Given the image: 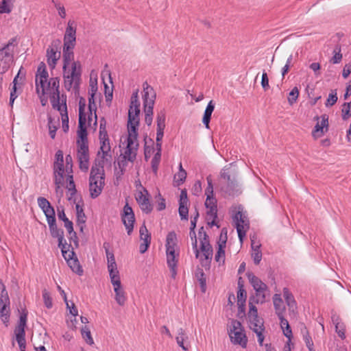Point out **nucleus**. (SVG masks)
Wrapping results in <instances>:
<instances>
[{
  "mask_svg": "<svg viewBox=\"0 0 351 351\" xmlns=\"http://www.w3.org/2000/svg\"><path fill=\"white\" fill-rule=\"evenodd\" d=\"M143 101L145 112V122L150 126L153 121V109L156 99V93L154 88L147 82L143 83Z\"/></svg>",
  "mask_w": 351,
  "mask_h": 351,
  "instance_id": "nucleus-1",
  "label": "nucleus"
},
{
  "mask_svg": "<svg viewBox=\"0 0 351 351\" xmlns=\"http://www.w3.org/2000/svg\"><path fill=\"white\" fill-rule=\"evenodd\" d=\"M233 222L235 224L238 237L241 243H243V239L246 236V232L250 228V222L245 213H243V207L238 206L232 208Z\"/></svg>",
  "mask_w": 351,
  "mask_h": 351,
  "instance_id": "nucleus-2",
  "label": "nucleus"
},
{
  "mask_svg": "<svg viewBox=\"0 0 351 351\" xmlns=\"http://www.w3.org/2000/svg\"><path fill=\"white\" fill-rule=\"evenodd\" d=\"M82 66L79 61H73L71 64V71H65L63 74L64 80V87L66 90H70L73 84L75 90H79L81 82Z\"/></svg>",
  "mask_w": 351,
  "mask_h": 351,
  "instance_id": "nucleus-3",
  "label": "nucleus"
},
{
  "mask_svg": "<svg viewBox=\"0 0 351 351\" xmlns=\"http://www.w3.org/2000/svg\"><path fill=\"white\" fill-rule=\"evenodd\" d=\"M228 335L231 342L234 345H239L243 348H245L247 344V337L245 335L244 328L241 323L233 319L231 322Z\"/></svg>",
  "mask_w": 351,
  "mask_h": 351,
  "instance_id": "nucleus-4",
  "label": "nucleus"
},
{
  "mask_svg": "<svg viewBox=\"0 0 351 351\" xmlns=\"http://www.w3.org/2000/svg\"><path fill=\"white\" fill-rule=\"evenodd\" d=\"M167 263L170 268L171 277L176 278V232L171 231L166 238Z\"/></svg>",
  "mask_w": 351,
  "mask_h": 351,
  "instance_id": "nucleus-5",
  "label": "nucleus"
},
{
  "mask_svg": "<svg viewBox=\"0 0 351 351\" xmlns=\"http://www.w3.org/2000/svg\"><path fill=\"white\" fill-rule=\"evenodd\" d=\"M247 277L251 285L255 291V296L253 298L256 304H263L265 302L266 293L268 291V287L260 278L256 277L253 273L248 272Z\"/></svg>",
  "mask_w": 351,
  "mask_h": 351,
  "instance_id": "nucleus-6",
  "label": "nucleus"
},
{
  "mask_svg": "<svg viewBox=\"0 0 351 351\" xmlns=\"http://www.w3.org/2000/svg\"><path fill=\"white\" fill-rule=\"evenodd\" d=\"M193 248L195 250V256L199 258L202 265H207L210 263L213 258V248L209 243V239L205 238L201 239L200 250L202 255L200 256L199 251L197 249V239L193 243Z\"/></svg>",
  "mask_w": 351,
  "mask_h": 351,
  "instance_id": "nucleus-7",
  "label": "nucleus"
},
{
  "mask_svg": "<svg viewBox=\"0 0 351 351\" xmlns=\"http://www.w3.org/2000/svg\"><path fill=\"white\" fill-rule=\"evenodd\" d=\"M27 311L24 309L21 313L17 326L14 329L16 340L19 344L21 351H25V330L27 326Z\"/></svg>",
  "mask_w": 351,
  "mask_h": 351,
  "instance_id": "nucleus-8",
  "label": "nucleus"
},
{
  "mask_svg": "<svg viewBox=\"0 0 351 351\" xmlns=\"http://www.w3.org/2000/svg\"><path fill=\"white\" fill-rule=\"evenodd\" d=\"M71 246V244H69L68 248H69ZM66 246L62 247L61 252L68 265L71 269L77 275H83V269L80 264L79 260L75 252L73 251V249L71 251H69V249L66 250Z\"/></svg>",
  "mask_w": 351,
  "mask_h": 351,
  "instance_id": "nucleus-9",
  "label": "nucleus"
},
{
  "mask_svg": "<svg viewBox=\"0 0 351 351\" xmlns=\"http://www.w3.org/2000/svg\"><path fill=\"white\" fill-rule=\"evenodd\" d=\"M97 170L95 169H91L89 176V191L92 199H95L100 195L105 186V173H101L99 183L97 181H95V174L97 173Z\"/></svg>",
  "mask_w": 351,
  "mask_h": 351,
  "instance_id": "nucleus-10",
  "label": "nucleus"
},
{
  "mask_svg": "<svg viewBox=\"0 0 351 351\" xmlns=\"http://www.w3.org/2000/svg\"><path fill=\"white\" fill-rule=\"evenodd\" d=\"M60 49L61 40L60 39H55L52 40L47 49V60L51 69H53L56 67L57 61L60 58Z\"/></svg>",
  "mask_w": 351,
  "mask_h": 351,
  "instance_id": "nucleus-11",
  "label": "nucleus"
},
{
  "mask_svg": "<svg viewBox=\"0 0 351 351\" xmlns=\"http://www.w3.org/2000/svg\"><path fill=\"white\" fill-rule=\"evenodd\" d=\"M48 77L49 74L46 65L43 62H41L38 66L36 75V90L38 94H40V89H41V95H45V84L47 82Z\"/></svg>",
  "mask_w": 351,
  "mask_h": 351,
  "instance_id": "nucleus-12",
  "label": "nucleus"
},
{
  "mask_svg": "<svg viewBox=\"0 0 351 351\" xmlns=\"http://www.w3.org/2000/svg\"><path fill=\"white\" fill-rule=\"evenodd\" d=\"M77 158L79 162V168L86 172L89 168V149L88 145H77Z\"/></svg>",
  "mask_w": 351,
  "mask_h": 351,
  "instance_id": "nucleus-13",
  "label": "nucleus"
},
{
  "mask_svg": "<svg viewBox=\"0 0 351 351\" xmlns=\"http://www.w3.org/2000/svg\"><path fill=\"white\" fill-rule=\"evenodd\" d=\"M121 220L123 225L127 230V233L130 235L134 229V224L135 222L134 213L128 203L124 206L123 213H121Z\"/></svg>",
  "mask_w": 351,
  "mask_h": 351,
  "instance_id": "nucleus-14",
  "label": "nucleus"
},
{
  "mask_svg": "<svg viewBox=\"0 0 351 351\" xmlns=\"http://www.w3.org/2000/svg\"><path fill=\"white\" fill-rule=\"evenodd\" d=\"M49 85H51L53 93H51L50 101L52 107L58 110H61V106L60 105V79L59 77H51L49 79Z\"/></svg>",
  "mask_w": 351,
  "mask_h": 351,
  "instance_id": "nucleus-15",
  "label": "nucleus"
},
{
  "mask_svg": "<svg viewBox=\"0 0 351 351\" xmlns=\"http://www.w3.org/2000/svg\"><path fill=\"white\" fill-rule=\"evenodd\" d=\"M139 125V117H134L133 112H128V136L127 140H132L134 142H137L138 128Z\"/></svg>",
  "mask_w": 351,
  "mask_h": 351,
  "instance_id": "nucleus-16",
  "label": "nucleus"
},
{
  "mask_svg": "<svg viewBox=\"0 0 351 351\" xmlns=\"http://www.w3.org/2000/svg\"><path fill=\"white\" fill-rule=\"evenodd\" d=\"M76 25L74 21L69 20L64 36V45L75 46Z\"/></svg>",
  "mask_w": 351,
  "mask_h": 351,
  "instance_id": "nucleus-17",
  "label": "nucleus"
},
{
  "mask_svg": "<svg viewBox=\"0 0 351 351\" xmlns=\"http://www.w3.org/2000/svg\"><path fill=\"white\" fill-rule=\"evenodd\" d=\"M86 119H78L77 145H88V132L86 129Z\"/></svg>",
  "mask_w": 351,
  "mask_h": 351,
  "instance_id": "nucleus-18",
  "label": "nucleus"
},
{
  "mask_svg": "<svg viewBox=\"0 0 351 351\" xmlns=\"http://www.w3.org/2000/svg\"><path fill=\"white\" fill-rule=\"evenodd\" d=\"M188 197H187V191L186 189H182L181 191L179 199V208L178 212L180 216L181 219L188 220V214H189V208H188Z\"/></svg>",
  "mask_w": 351,
  "mask_h": 351,
  "instance_id": "nucleus-19",
  "label": "nucleus"
},
{
  "mask_svg": "<svg viewBox=\"0 0 351 351\" xmlns=\"http://www.w3.org/2000/svg\"><path fill=\"white\" fill-rule=\"evenodd\" d=\"M139 233L140 239L143 240V243L140 244L139 252L141 254H144L149 248L152 239L151 234L149 233L145 223L140 227Z\"/></svg>",
  "mask_w": 351,
  "mask_h": 351,
  "instance_id": "nucleus-20",
  "label": "nucleus"
},
{
  "mask_svg": "<svg viewBox=\"0 0 351 351\" xmlns=\"http://www.w3.org/2000/svg\"><path fill=\"white\" fill-rule=\"evenodd\" d=\"M54 184L56 188H60V185L63 184L64 167V164L58 163L54 162L53 165Z\"/></svg>",
  "mask_w": 351,
  "mask_h": 351,
  "instance_id": "nucleus-21",
  "label": "nucleus"
},
{
  "mask_svg": "<svg viewBox=\"0 0 351 351\" xmlns=\"http://www.w3.org/2000/svg\"><path fill=\"white\" fill-rule=\"evenodd\" d=\"M74 47H75L69 46L67 45H63V53H62L63 72H65L66 71L69 64L74 59V53H73Z\"/></svg>",
  "mask_w": 351,
  "mask_h": 351,
  "instance_id": "nucleus-22",
  "label": "nucleus"
},
{
  "mask_svg": "<svg viewBox=\"0 0 351 351\" xmlns=\"http://www.w3.org/2000/svg\"><path fill=\"white\" fill-rule=\"evenodd\" d=\"M205 206L208 209L206 214L210 218L217 217V199L214 196H206Z\"/></svg>",
  "mask_w": 351,
  "mask_h": 351,
  "instance_id": "nucleus-23",
  "label": "nucleus"
},
{
  "mask_svg": "<svg viewBox=\"0 0 351 351\" xmlns=\"http://www.w3.org/2000/svg\"><path fill=\"white\" fill-rule=\"evenodd\" d=\"M49 231L51 236L53 238H57L58 241V247L62 248L63 246H66L67 243L66 240L64 239V230L61 228H58L57 224L55 226H49Z\"/></svg>",
  "mask_w": 351,
  "mask_h": 351,
  "instance_id": "nucleus-24",
  "label": "nucleus"
},
{
  "mask_svg": "<svg viewBox=\"0 0 351 351\" xmlns=\"http://www.w3.org/2000/svg\"><path fill=\"white\" fill-rule=\"evenodd\" d=\"M136 201L143 213L149 214L152 211L153 207L149 198L146 195H144L142 192L138 193Z\"/></svg>",
  "mask_w": 351,
  "mask_h": 351,
  "instance_id": "nucleus-25",
  "label": "nucleus"
},
{
  "mask_svg": "<svg viewBox=\"0 0 351 351\" xmlns=\"http://www.w3.org/2000/svg\"><path fill=\"white\" fill-rule=\"evenodd\" d=\"M138 146V142H134L132 140H127V146L125 149L123 158L128 159L130 162H134L136 159V154L132 152V149H137Z\"/></svg>",
  "mask_w": 351,
  "mask_h": 351,
  "instance_id": "nucleus-26",
  "label": "nucleus"
},
{
  "mask_svg": "<svg viewBox=\"0 0 351 351\" xmlns=\"http://www.w3.org/2000/svg\"><path fill=\"white\" fill-rule=\"evenodd\" d=\"M57 211L58 219L64 222V227L66 229L68 233L73 232L75 234V231L73 230V223L66 217L64 208L62 206L60 208L58 207Z\"/></svg>",
  "mask_w": 351,
  "mask_h": 351,
  "instance_id": "nucleus-27",
  "label": "nucleus"
},
{
  "mask_svg": "<svg viewBox=\"0 0 351 351\" xmlns=\"http://www.w3.org/2000/svg\"><path fill=\"white\" fill-rule=\"evenodd\" d=\"M16 42V37L12 38L9 40L8 43L0 49V59L3 60L4 58H10L13 56L14 43Z\"/></svg>",
  "mask_w": 351,
  "mask_h": 351,
  "instance_id": "nucleus-28",
  "label": "nucleus"
},
{
  "mask_svg": "<svg viewBox=\"0 0 351 351\" xmlns=\"http://www.w3.org/2000/svg\"><path fill=\"white\" fill-rule=\"evenodd\" d=\"M133 112L134 117H139L140 110V102L138 97V90L133 93L130 98V105L128 112Z\"/></svg>",
  "mask_w": 351,
  "mask_h": 351,
  "instance_id": "nucleus-29",
  "label": "nucleus"
},
{
  "mask_svg": "<svg viewBox=\"0 0 351 351\" xmlns=\"http://www.w3.org/2000/svg\"><path fill=\"white\" fill-rule=\"evenodd\" d=\"M215 109V104L213 101L211 100L208 104L202 119V122L204 124L205 127L208 129L209 128V123L211 119V115Z\"/></svg>",
  "mask_w": 351,
  "mask_h": 351,
  "instance_id": "nucleus-30",
  "label": "nucleus"
},
{
  "mask_svg": "<svg viewBox=\"0 0 351 351\" xmlns=\"http://www.w3.org/2000/svg\"><path fill=\"white\" fill-rule=\"evenodd\" d=\"M10 303H3L0 304V317L1 319L6 326L10 320Z\"/></svg>",
  "mask_w": 351,
  "mask_h": 351,
  "instance_id": "nucleus-31",
  "label": "nucleus"
},
{
  "mask_svg": "<svg viewBox=\"0 0 351 351\" xmlns=\"http://www.w3.org/2000/svg\"><path fill=\"white\" fill-rule=\"evenodd\" d=\"M261 244H256L255 242L252 240L251 248L252 250V257L253 258L255 265H258L262 259V252L260 250Z\"/></svg>",
  "mask_w": 351,
  "mask_h": 351,
  "instance_id": "nucleus-32",
  "label": "nucleus"
},
{
  "mask_svg": "<svg viewBox=\"0 0 351 351\" xmlns=\"http://www.w3.org/2000/svg\"><path fill=\"white\" fill-rule=\"evenodd\" d=\"M145 141V147H144V155L145 160L147 161L151 156L154 154L155 148H154V142L152 138H147V136L144 139Z\"/></svg>",
  "mask_w": 351,
  "mask_h": 351,
  "instance_id": "nucleus-33",
  "label": "nucleus"
},
{
  "mask_svg": "<svg viewBox=\"0 0 351 351\" xmlns=\"http://www.w3.org/2000/svg\"><path fill=\"white\" fill-rule=\"evenodd\" d=\"M273 302L276 315L283 314L285 306L280 294L276 293L274 295Z\"/></svg>",
  "mask_w": 351,
  "mask_h": 351,
  "instance_id": "nucleus-34",
  "label": "nucleus"
},
{
  "mask_svg": "<svg viewBox=\"0 0 351 351\" xmlns=\"http://www.w3.org/2000/svg\"><path fill=\"white\" fill-rule=\"evenodd\" d=\"M226 240H223L218 244V250L215 254V259L219 264H223L225 262V247Z\"/></svg>",
  "mask_w": 351,
  "mask_h": 351,
  "instance_id": "nucleus-35",
  "label": "nucleus"
},
{
  "mask_svg": "<svg viewBox=\"0 0 351 351\" xmlns=\"http://www.w3.org/2000/svg\"><path fill=\"white\" fill-rule=\"evenodd\" d=\"M246 298L247 295L245 290L244 288L240 287L237 291V305L240 312H244Z\"/></svg>",
  "mask_w": 351,
  "mask_h": 351,
  "instance_id": "nucleus-36",
  "label": "nucleus"
},
{
  "mask_svg": "<svg viewBox=\"0 0 351 351\" xmlns=\"http://www.w3.org/2000/svg\"><path fill=\"white\" fill-rule=\"evenodd\" d=\"M250 328L256 333L258 337V343L262 346L265 336L263 332L265 330L264 324H255L252 326H250Z\"/></svg>",
  "mask_w": 351,
  "mask_h": 351,
  "instance_id": "nucleus-37",
  "label": "nucleus"
},
{
  "mask_svg": "<svg viewBox=\"0 0 351 351\" xmlns=\"http://www.w3.org/2000/svg\"><path fill=\"white\" fill-rule=\"evenodd\" d=\"M177 344L185 351L191 347L188 336L182 330L179 332V336L177 337Z\"/></svg>",
  "mask_w": 351,
  "mask_h": 351,
  "instance_id": "nucleus-38",
  "label": "nucleus"
},
{
  "mask_svg": "<svg viewBox=\"0 0 351 351\" xmlns=\"http://www.w3.org/2000/svg\"><path fill=\"white\" fill-rule=\"evenodd\" d=\"M238 186L236 180L233 179L227 182V185L223 188V191L228 195L234 196L239 193Z\"/></svg>",
  "mask_w": 351,
  "mask_h": 351,
  "instance_id": "nucleus-39",
  "label": "nucleus"
},
{
  "mask_svg": "<svg viewBox=\"0 0 351 351\" xmlns=\"http://www.w3.org/2000/svg\"><path fill=\"white\" fill-rule=\"evenodd\" d=\"M100 150L102 152V159L108 160L107 156L112 158V155L110 154V145L109 139L100 140Z\"/></svg>",
  "mask_w": 351,
  "mask_h": 351,
  "instance_id": "nucleus-40",
  "label": "nucleus"
},
{
  "mask_svg": "<svg viewBox=\"0 0 351 351\" xmlns=\"http://www.w3.org/2000/svg\"><path fill=\"white\" fill-rule=\"evenodd\" d=\"M157 134H164V130L165 128V113L163 110H160L157 114Z\"/></svg>",
  "mask_w": 351,
  "mask_h": 351,
  "instance_id": "nucleus-41",
  "label": "nucleus"
},
{
  "mask_svg": "<svg viewBox=\"0 0 351 351\" xmlns=\"http://www.w3.org/2000/svg\"><path fill=\"white\" fill-rule=\"evenodd\" d=\"M283 296L286 301L287 306L289 308H292L293 310L296 308V302L293 294L289 291V289L285 287L283 289Z\"/></svg>",
  "mask_w": 351,
  "mask_h": 351,
  "instance_id": "nucleus-42",
  "label": "nucleus"
},
{
  "mask_svg": "<svg viewBox=\"0 0 351 351\" xmlns=\"http://www.w3.org/2000/svg\"><path fill=\"white\" fill-rule=\"evenodd\" d=\"M301 333L302 334L303 339L309 351H315L313 349V341L306 326H304L301 328Z\"/></svg>",
  "mask_w": 351,
  "mask_h": 351,
  "instance_id": "nucleus-43",
  "label": "nucleus"
},
{
  "mask_svg": "<svg viewBox=\"0 0 351 351\" xmlns=\"http://www.w3.org/2000/svg\"><path fill=\"white\" fill-rule=\"evenodd\" d=\"M115 292V300L120 305L123 306L126 301V296L125 291L123 289L121 285L119 287H115L114 289Z\"/></svg>",
  "mask_w": 351,
  "mask_h": 351,
  "instance_id": "nucleus-44",
  "label": "nucleus"
},
{
  "mask_svg": "<svg viewBox=\"0 0 351 351\" xmlns=\"http://www.w3.org/2000/svg\"><path fill=\"white\" fill-rule=\"evenodd\" d=\"M195 277L199 282L202 292L205 293L206 290V278L202 269H198L196 271Z\"/></svg>",
  "mask_w": 351,
  "mask_h": 351,
  "instance_id": "nucleus-45",
  "label": "nucleus"
},
{
  "mask_svg": "<svg viewBox=\"0 0 351 351\" xmlns=\"http://www.w3.org/2000/svg\"><path fill=\"white\" fill-rule=\"evenodd\" d=\"M104 161L103 160H95L93 165L91 169H95L97 170V173L95 174V181H97L99 183L100 176H101V173H104Z\"/></svg>",
  "mask_w": 351,
  "mask_h": 351,
  "instance_id": "nucleus-46",
  "label": "nucleus"
},
{
  "mask_svg": "<svg viewBox=\"0 0 351 351\" xmlns=\"http://www.w3.org/2000/svg\"><path fill=\"white\" fill-rule=\"evenodd\" d=\"M76 209V223L77 226H80L81 224H84L86 221V216L84 212V209L82 206H81L79 204H76L75 205Z\"/></svg>",
  "mask_w": 351,
  "mask_h": 351,
  "instance_id": "nucleus-47",
  "label": "nucleus"
},
{
  "mask_svg": "<svg viewBox=\"0 0 351 351\" xmlns=\"http://www.w3.org/2000/svg\"><path fill=\"white\" fill-rule=\"evenodd\" d=\"M95 94H89L88 97V110L90 111V114L88 115V121H91L92 118L91 116L93 114V111L95 113V125H97V114H96V110H97V106L95 101Z\"/></svg>",
  "mask_w": 351,
  "mask_h": 351,
  "instance_id": "nucleus-48",
  "label": "nucleus"
},
{
  "mask_svg": "<svg viewBox=\"0 0 351 351\" xmlns=\"http://www.w3.org/2000/svg\"><path fill=\"white\" fill-rule=\"evenodd\" d=\"M14 0H2L0 3V14H9L12 12Z\"/></svg>",
  "mask_w": 351,
  "mask_h": 351,
  "instance_id": "nucleus-49",
  "label": "nucleus"
},
{
  "mask_svg": "<svg viewBox=\"0 0 351 351\" xmlns=\"http://www.w3.org/2000/svg\"><path fill=\"white\" fill-rule=\"evenodd\" d=\"M3 303H10V300L5 286L0 279V304Z\"/></svg>",
  "mask_w": 351,
  "mask_h": 351,
  "instance_id": "nucleus-50",
  "label": "nucleus"
},
{
  "mask_svg": "<svg viewBox=\"0 0 351 351\" xmlns=\"http://www.w3.org/2000/svg\"><path fill=\"white\" fill-rule=\"evenodd\" d=\"M81 334L87 344L93 345L94 343L90 330L87 326H84L81 328Z\"/></svg>",
  "mask_w": 351,
  "mask_h": 351,
  "instance_id": "nucleus-51",
  "label": "nucleus"
},
{
  "mask_svg": "<svg viewBox=\"0 0 351 351\" xmlns=\"http://www.w3.org/2000/svg\"><path fill=\"white\" fill-rule=\"evenodd\" d=\"M332 321L335 324V330L338 334L339 337L341 339H344L346 338L344 325L339 322L338 317H337L336 319L332 317Z\"/></svg>",
  "mask_w": 351,
  "mask_h": 351,
  "instance_id": "nucleus-52",
  "label": "nucleus"
},
{
  "mask_svg": "<svg viewBox=\"0 0 351 351\" xmlns=\"http://www.w3.org/2000/svg\"><path fill=\"white\" fill-rule=\"evenodd\" d=\"M60 114L62 116V130L65 133H66L69 131V125L67 107L65 104L64 110L60 112Z\"/></svg>",
  "mask_w": 351,
  "mask_h": 351,
  "instance_id": "nucleus-53",
  "label": "nucleus"
},
{
  "mask_svg": "<svg viewBox=\"0 0 351 351\" xmlns=\"http://www.w3.org/2000/svg\"><path fill=\"white\" fill-rule=\"evenodd\" d=\"M178 178L177 179V186L182 184L186 178L187 173L182 167V163H180L178 167V172L177 173Z\"/></svg>",
  "mask_w": 351,
  "mask_h": 351,
  "instance_id": "nucleus-54",
  "label": "nucleus"
},
{
  "mask_svg": "<svg viewBox=\"0 0 351 351\" xmlns=\"http://www.w3.org/2000/svg\"><path fill=\"white\" fill-rule=\"evenodd\" d=\"M342 57L341 47L337 45L333 50V56L331 58L330 62L332 64H338L341 61Z\"/></svg>",
  "mask_w": 351,
  "mask_h": 351,
  "instance_id": "nucleus-55",
  "label": "nucleus"
},
{
  "mask_svg": "<svg viewBox=\"0 0 351 351\" xmlns=\"http://www.w3.org/2000/svg\"><path fill=\"white\" fill-rule=\"evenodd\" d=\"M300 91L298 87L295 86L289 93L287 98L289 104L291 106L295 104L299 97Z\"/></svg>",
  "mask_w": 351,
  "mask_h": 351,
  "instance_id": "nucleus-56",
  "label": "nucleus"
},
{
  "mask_svg": "<svg viewBox=\"0 0 351 351\" xmlns=\"http://www.w3.org/2000/svg\"><path fill=\"white\" fill-rule=\"evenodd\" d=\"M161 159V154L156 153L152 159L151 166L153 173L156 175L158 169V166Z\"/></svg>",
  "mask_w": 351,
  "mask_h": 351,
  "instance_id": "nucleus-57",
  "label": "nucleus"
},
{
  "mask_svg": "<svg viewBox=\"0 0 351 351\" xmlns=\"http://www.w3.org/2000/svg\"><path fill=\"white\" fill-rule=\"evenodd\" d=\"M342 119L343 120H347L349 117H351V101L348 103H344L342 109Z\"/></svg>",
  "mask_w": 351,
  "mask_h": 351,
  "instance_id": "nucleus-58",
  "label": "nucleus"
},
{
  "mask_svg": "<svg viewBox=\"0 0 351 351\" xmlns=\"http://www.w3.org/2000/svg\"><path fill=\"white\" fill-rule=\"evenodd\" d=\"M109 275L111 283L113 285L114 289L115 287H119L121 285L119 272L117 273L116 271H114L113 273H109Z\"/></svg>",
  "mask_w": 351,
  "mask_h": 351,
  "instance_id": "nucleus-59",
  "label": "nucleus"
},
{
  "mask_svg": "<svg viewBox=\"0 0 351 351\" xmlns=\"http://www.w3.org/2000/svg\"><path fill=\"white\" fill-rule=\"evenodd\" d=\"M325 132L324 127L320 124L319 121H317L313 131V137L315 138H319L323 136Z\"/></svg>",
  "mask_w": 351,
  "mask_h": 351,
  "instance_id": "nucleus-60",
  "label": "nucleus"
},
{
  "mask_svg": "<svg viewBox=\"0 0 351 351\" xmlns=\"http://www.w3.org/2000/svg\"><path fill=\"white\" fill-rule=\"evenodd\" d=\"M86 99L81 97L79 100V119H86L85 113Z\"/></svg>",
  "mask_w": 351,
  "mask_h": 351,
  "instance_id": "nucleus-61",
  "label": "nucleus"
},
{
  "mask_svg": "<svg viewBox=\"0 0 351 351\" xmlns=\"http://www.w3.org/2000/svg\"><path fill=\"white\" fill-rule=\"evenodd\" d=\"M108 269L109 273H113L114 271L119 273L114 255H112L110 258H108Z\"/></svg>",
  "mask_w": 351,
  "mask_h": 351,
  "instance_id": "nucleus-62",
  "label": "nucleus"
},
{
  "mask_svg": "<svg viewBox=\"0 0 351 351\" xmlns=\"http://www.w3.org/2000/svg\"><path fill=\"white\" fill-rule=\"evenodd\" d=\"M67 181H68L67 188H68L69 191H70L71 192V195H74L76 193L77 190L75 188V182L73 180V177L72 174L68 173Z\"/></svg>",
  "mask_w": 351,
  "mask_h": 351,
  "instance_id": "nucleus-63",
  "label": "nucleus"
},
{
  "mask_svg": "<svg viewBox=\"0 0 351 351\" xmlns=\"http://www.w3.org/2000/svg\"><path fill=\"white\" fill-rule=\"evenodd\" d=\"M337 93L335 91H332L327 99L326 106H333L337 101Z\"/></svg>",
  "mask_w": 351,
  "mask_h": 351,
  "instance_id": "nucleus-64",
  "label": "nucleus"
}]
</instances>
